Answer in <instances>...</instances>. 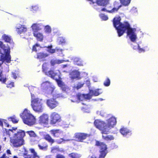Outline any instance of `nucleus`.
I'll list each match as a JSON object with an SVG mask.
<instances>
[{
	"mask_svg": "<svg viewBox=\"0 0 158 158\" xmlns=\"http://www.w3.org/2000/svg\"><path fill=\"white\" fill-rule=\"evenodd\" d=\"M120 17L117 16L114 18L113 21L114 26L117 30L118 36L119 37L121 36L127 30V35L133 43L131 44V47L134 49L137 50L139 53L144 52L147 47H142L135 42L137 38L135 33L136 29L135 28H131L129 24L127 22L122 23L120 22Z\"/></svg>",
	"mask_w": 158,
	"mask_h": 158,
	"instance_id": "1",
	"label": "nucleus"
},
{
	"mask_svg": "<svg viewBox=\"0 0 158 158\" xmlns=\"http://www.w3.org/2000/svg\"><path fill=\"white\" fill-rule=\"evenodd\" d=\"M17 129L16 128L12 127L8 130L5 129L3 131L4 136L6 135V137L5 136L3 138L4 140L5 141L6 138L9 137L11 144L15 147H20L23 144V138L25 135V132L24 131L19 130L17 131Z\"/></svg>",
	"mask_w": 158,
	"mask_h": 158,
	"instance_id": "2",
	"label": "nucleus"
},
{
	"mask_svg": "<svg viewBox=\"0 0 158 158\" xmlns=\"http://www.w3.org/2000/svg\"><path fill=\"white\" fill-rule=\"evenodd\" d=\"M40 89L43 92H44L46 95L48 97H50L51 95L55 98L60 97L64 98V95L58 93L57 91L54 92L55 89V86L52 83L48 81L43 82L41 84Z\"/></svg>",
	"mask_w": 158,
	"mask_h": 158,
	"instance_id": "3",
	"label": "nucleus"
},
{
	"mask_svg": "<svg viewBox=\"0 0 158 158\" xmlns=\"http://www.w3.org/2000/svg\"><path fill=\"white\" fill-rule=\"evenodd\" d=\"M31 105L33 110L36 112L41 113L44 110V100L31 93Z\"/></svg>",
	"mask_w": 158,
	"mask_h": 158,
	"instance_id": "4",
	"label": "nucleus"
},
{
	"mask_svg": "<svg viewBox=\"0 0 158 158\" xmlns=\"http://www.w3.org/2000/svg\"><path fill=\"white\" fill-rule=\"evenodd\" d=\"M20 116L23 123L28 125H32L35 122V117L27 109H25L23 112L20 113Z\"/></svg>",
	"mask_w": 158,
	"mask_h": 158,
	"instance_id": "5",
	"label": "nucleus"
},
{
	"mask_svg": "<svg viewBox=\"0 0 158 158\" xmlns=\"http://www.w3.org/2000/svg\"><path fill=\"white\" fill-rule=\"evenodd\" d=\"M0 48L2 49L4 52L5 54H2L0 52V60L5 63H10L11 61V56L10 55V48L7 45H5L0 41Z\"/></svg>",
	"mask_w": 158,
	"mask_h": 158,
	"instance_id": "6",
	"label": "nucleus"
},
{
	"mask_svg": "<svg viewBox=\"0 0 158 158\" xmlns=\"http://www.w3.org/2000/svg\"><path fill=\"white\" fill-rule=\"evenodd\" d=\"M45 74L55 80L58 85L61 88L62 90L64 91L66 90L65 85L61 80L59 79L60 78V72L59 70L54 71L51 70L48 72H45Z\"/></svg>",
	"mask_w": 158,
	"mask_h": 158,
	"instance_id": "7",
	"label": "nucleus"
},
{
	"mask_svg": "<svg viewBox=\"0 0 158 158\" xmlns=\"http://www.w3.org/2000/svg\"><path fill=\"white\" fill-rule=\"evenodd\" d=\"M105 123L106 128L104 131L107 132V134L109 133L110 129L113 128L116 125L117 123L116 118L114 116H112L107 119Z\"/></svg>",
	"mask_w": 158,
	"mask_h": 158,
	"instance_id": "8",
	"label": "nucleus"
},
{
	"mask_svg": "<svg viewBox=\"0 0 158 158\" xmlns=\"http://www.w3.org/2000/svg\"><path fill=\"white\" fill-rule=\"evenodd\" d=\"M96 145L100 147V154L98 158H104L107 153L106 145L103 143L100 142L98 141L96 142ZM90 158H96L95 156L93 155Z\"/></svg>",
	"mask_w": 158,
	"mask_h": 158,
	"instance_id": "9",
	"label": "nucleus"
},
{
	"mask_svg": "<svg viewBox=\"0 0 158 158\" xmlns=\"http://www.w3.org/2000/svg\"><path fill=\"white\" fill-rule=\"evenodd\" d=\"M94 124L97 128L102 131V134H107V132L104 131L106 128L105 122L99 120H96L94 121Z\"/></svg>",
	"mask_w": 158,
	"mask_h": 158,
	"instance_id": "10",
	"label": "nucleus"
},
{
	"mask_svg": "<svg viewBox=\"0 0 158 158\" xmlns=\"http://www.w3.org/2000/svg\"><path fill=\"white\" fill-rule=\"evenodd\" d=\"M51 123L52 124H55L56 123L60 122L61 117L56 112L52 113L50 115Z\"/></svg>",
	"mask_w": 158,
	"mask_h": 158,
	"instance_id": "11",
	"label": "nucleus"
},
{
	"mask_svg": "<svg viewBox=\"0 0 158 158\" xmlns=\"http://www.w3.org/2000/svg\"><path fill=\"white\" fill-rule=\"evenodd\" d=\"M46 104L50 109H53L59 105V103L54 99H48L46 101Z\"/></svg>",
	"mask_w": 158,
	"mask_h": 158,
	"instance_id": "12",
	"label": "nucleus"
},
{
	"mask_svg": "<svg viewBox=\"0 0 158 158\" xmlns=\"http://www.w3.org/2000/svg\"><path fill=\"white\" fill-rule=\"evenodd\" d=\"M48 122L49 116L47 114H43L39 118V122L41 125H47Z\"/></svg>",
	"mask_w": 158,
	"mask_h": 158,
	"instance_id": "13",
	"label": "nucleus"
},
{
	"mask_svg": "<svg viewBox=\"0 0 158 158\" xmlns=\"http://www.w3.org/2000/svg\"><path fill=\"white\" fill-rule=\"evenodd\" d=\"M89 136L88 134L84 133H77L75 134V138L80 142H82L83 140L86 139Z\"/></svg>",
	"mask_w": 158,
	"mask_h": 158,
	"instance_id": "14",
	"label": "nucleus"
},
{
	"mask_svg": "<svg viewBox=\"0 0 158 158\" xmlns=\"http://www.w3.org/2000/svg\"><path fill=\"white\" fill-rule=\"evenodd\" d=\"M121 6L120 5H119L117 6L114 7L111 10H106L105 8H103L100 10L99 7H97V6H96V7L94 8L98 11H100L101 10L102 11H106L110 13H113L117 11L118 9L121 7Z\"/></svg>",
	"mask_w": 158,
	"mask_h": 158,
	"instance_id": "15",
	"label": "nucleus"
},
{
	"mask_svg": "<svg viewBox=\"0 0 158 158\" xmlns=\"http://www.w3.org/2000/svg\"><path fill=\"white\" fill-rule=\"evenodd\" d=\"M15 28L16 31L19 34L26 32L27 30V28L25 25H22L20 24H17Z\"/></svg>",
	"mask_w": 158,
	"mask_h": 158,
	"instance_id": "16",
	"label": "nucleus"
},
{
	"mask_svg": "<svg viewBox=\"0 0 158 158\" xmlns=\"http://www.w3.org/2000/svg\"><path fill=\"white\" fill-rule=\"evenodd\" d=\"M50 132L54 137H58L63 134V131L59 129L52 130L50 131Z\"/></svg>",
	"mask_w": 158,
	"mask_h": 158,
	"instance_id": "17",
	"label": "nucleus"
},
{
	"mask_svg": "<svg viewBox=\"0 0 158 158\" xmlns=\"http://www.w3.org/2000/svg\"><path fill=\"white\" fill-rule=\"evenodd\" d=\"M77 99L79 100L86 101L91 98V96L88 94H79L77 96Z\"/></svg>",
	"mask_w": 158,
	"mask_h": 158,
	"instance_id": "18",
	"label": "nucleus"
},
{
	"mask_svg": "<svg viewBox=\"0 0 158 158\" xmlns=\"http://www.w3.org/2000/svg\"><path fill=\"white\" fill-rule=\"evenodd\" d=\"M42 26L41 23H35L33 24L31 27L33 31V33H36L38 32L39 31L41 30L42 29L41 27Z\"/></svg>",
	"mask_w": 158,
	"mask_h": 158,
	"instance_id": "19",
	"label": "nucleus"
},
{
	"mask_svg": "<svg viewBox=\"0 0 158 158\" xmlns=\"http://www.w3.org/2000/svg\"><path fill=\"white\" fill-rule=\"evenodd\" d=\"M30 150L32 155H25L24 156V158H40V157L38 155L37 152L34 149H30Z\"/></svg>",
	"mask_w": 158,
	"mask_h": 158,
	"instance_id": "20",
	"label": "nucleus"
},
{
	"mask_svg": "<svg viewBox=\"0 0 158 158\" xmlns=\"http://www.w3.org/2000/svg\"><path fill=\"white\" fill-rule=\"evenodd\" d=\"M102 90L100 89H97L93 90L89 89V95L91 96V98L92 96H98L100 94L102 93Z\"/></svg>",
	"mask_w": 158,
	"mask_h": 158,
	"instance_id": "21",
	"label": "nucleus"
},
{
	"mask_svg": "<svg viewBox=\"0 0 158 158\" xmlns=\"http://www.w3.org/2000/svg\"><path fill=\"white\" fill-rule=\"evenodd\" d=\"M74 64L79 66H83L84 63L83 61L79 57H74L73 59Z\"/></svg>",
	"mask_w": 158,
	"mask_h": 158,
	"instance_id": "22",
	"label": "nucleus"
},
{
	"mask_svg": "<svg viewBox=\"0 0 158 158\" xmlns=\"http://www.w3.org/2000/svg\"><path fill=\"white\" fill-rule=\"evenodd\" d=\"M70 77L72 79H77L80 75V73L78 70H74L71 72L69 74Z\"/></svg>",
	"mask_w": 158,
	"mask_h": 158,
	"instance_id": "23",
	"label": "nucleus"
},
{
	"mask_svg": "<svg viewBox=\"0 0 158 158\" xmlns=\"http://www.w3.org/2000/svg\"><path fill=\"white\" fill-rule=\"evenodd\" d=\"M34 36L36 38L37 40L39 41L42 42L44 40V36L43 33L38 32L36 33H33Z\"/></svg>",
	"mask_w": 158,
	"mask_h": 158,
	"instance_id": "24",
	"label": "nucleus"
},
{
	"mask_svg": "<svg viewBox=\"0 0 158 158\" xmlns=\"http://www.w3.org/2000/svg\"><path fill=\"white\" fill-rule=\"evenodd\" d=\"M120 133L124 136L131 134V131L129 129L125 127H123L120 130Z\"/></svg>",
	"mask_w": 158,
	"mask_h": 158,
	"instance_id": "25",
	"label": "nucleus"
},
{
	"mask_svg": "<svg viewBox=\"0 0 158 158\" xmlns=\"http://www.w3.org/2000/svg\"><path fill=\"white\" fill-rule=\"evenodd\" d=\"M2 39L6 42L10 44L12 46L13 45L14 43L11 40V37L7 35L4 34L2 35Z\"/></svg>",
	"mask_w": 158,
	"mask_h": 158,
	"instance_id": "26",
	"label": "nucleus"
},
{
	"mask_svg": "<svg viewBox=\"0 0 158 158\" xmlns=\"http://www.w3.org/2000/svg\"><path fill=\"white\" fill-rule=\"evenodd\" d=\"M51 151L52 153H56L58 152H64V150L63 148H60L58 146H56L51 148Z\"/></svg>",
	"mask_w": 158,
	"mask_h": 158,
	"instance_id": "27",
	"label": "nucleus"
},
{
	"mask_svg": "<svg viewBox=\"0 0 158 158\" xmlns=\"http://www.w3.org/2000/svg\"><path fill=\"white\" fill-rule=\"evenodd\" d=\"M64 61V60L52 59L51 61V64L52 66H54L56 64L63 63Z\"/></svg>",
	"mask_w": 158,
	"mask_h": 158,
	"instance_id": "28",
	"label": "nucleus"
},
{
	"mask_svg": "<svg viewBox=\"0 0 158 158\" xmlns=\"http://www.w3.org/2000/svg\"><path fill=\"white\" fill-rule=\"evenodd\" d=\"M48 55L47 53H40L38 54L37 58L39 59L40 61H43L44 60V58L48 56Z\"/></svg>",
	"mask_w": 158,
	"mask_h": 158,
	"instance_id": "29",
	"label": "nucleus"
},
{
	"mask_svg": "<svg viewBox=\"0 0 158 158\" xmlns=\"http://www.w3.org/2000/svg\"><path fill=\"white\" fill-rule=\"evenodd\" d=\"M44 138L46 140L51 144L53 143L54 142V140L52 139L51 137L49 135H44Z\"/></svg>",
	"mask_w": 158,
	"mask_h": 158,
	"instance_id": "30",
	"label": "nucleus"
},
{
	"mask_svg": "<svg viewBox=\"0 0 158 158\" xmlns=\"http://www.w3.org/2000/svg\"><path fill=\"white\" fill-rule=\"evenodd\" d=\"M44 31L45 34H49L52 31V29L49 25H46L44 27Z\"/></svg>",
	"mask_w": 158,
	"mask_h": 158,
	"instance_id": "31",
	"label": "nucleus"
},
{
	"mask_svg": "<svg viewBox=\"0 0 158 158\" xmlns=\"http://www.w3.org/2000/svg\"><path fill=\"white\" fill-rule=\"evenodd\" d=\"M102 137L106 141H111L114 139V137L112 135H102Z\"/></svg>",
	"mask_w": 158,
	"mask_h": 158,
	"instance_id": "32",
	"label": "nucleus"
},
{
	"mask_svg": "<svg viewBox=\"0 0 158 158\" xmlns=\"http://www.w3.org/2000/svg\"><path fill=\"white\" fill-rule=\"evenodd\" d=\"M97 114L100 115L102 117H105L106 115V114L104 110L100 109L96 112Z\"/></svg>",
	"mask_w": 158,
	"mask_h": 158,
	"instance_id": "33",
	"label": "nucleus"
},
{
	"mask_svg": "<svg viewBox=\"0 0 158 158\" xmlns=\"http://www.w3.org/2000/svg\"><path fill=\"white\" fill-rule=\"evenodd\" d=\"M69 156L71 158H80L81 157V155L77 153H72L69 154Z\"/></svg>",
	"mask_w": 158,
	"mask_h": 158,
	"instance_id": "34",
	"label": "nucleus"
},
{
	"mask_svg": "<svg viewBox=\"0 0 158 158\" xmlns=\"http://www.w3.org/2000/svg\"><path fill=\"white\" fill-rule=\"evenodd\" d=\"M6 80V78L2 74V71L0 70V81L2 83H5Z\"/></svg>",
	"mask_w": 158,
	"mask_h": 158,
	"instance_id": "35",
	"label": "nucleus"
},
{
	"mask_svg": "<svg viewBox=\"0 0 158 158\" xmlns=\"http://www.w3.org/2000/svg\"><path fill=\"white\" fill-rule=\"evenodd\" d=\"M70 140V139H69L65 140L63 138H60L56 139V142L58 144H61L62 143H64L65 141H68Z\"/></svg>",
	"mask_w": 158,
	"mask_h": 158,
	"instance_id": "36",
	"label": "nucleus"
},
{
	"mask_svg": "<svg viewBox=\"0 0 158 158\" xmlns=\"http://www.w3.org/2000/svg\"><path fill=\"white\" fill-rule=\"evenodd\" d=\"M56 52L57 53L59 56L62 57L64 56V55L63 54V52L62 49L60 48H56Z\"/></svg>",
	"mask_w": 158,
	"mask_h": 158,
	"instance_id": "37",
	"label": "nucleus"
},
{
	"mask_svg": "<svg viewBox=\"0 0 158 158\" xmlns=\"http://www.w3.org/2000/svg\"><path fill=\"white\" fill-rule=\"evenodd\" d=\"M65 42V39L63 37H59L57 39V42L58 44H60L64 43Z\"/></svg>",
	"mask_w": 158,
	"mask_h": 158,
	"instance_id": "38",
	"label": "nucleus"
},
{
	"mask_svg": "<svg viewBox=\"0 0 158 158\" xmlns=\"http://www.w3.org/2000/svg\"><path fill=\"white\" fill-rule=\"evenodd\" d=\"M121 3L124 6H127L130 3L131 0H120Z\"/></svg>",
	"mask_w": 158,
	"mask_h": 158,
	"instance_id": "39",
	"label": "nucleus"
},
{
	"mask_svg": "<svg viewBox=\"0 0 158 158\" xmlns=\"http://www.w3.org/2000/svg\"><path fill=\"white\" fill-rule=\"evenodd\" d=\"M3 125L5 126H7V127H9V124L6 122V120L0 119V125L2 127Z\"/></svg>",
	"mask_w": 158,
	"mask_h": 158,
	"instance_id": "40",
	"label": "nucleus"
},
{
	"mask_svg": "<svg viewBox=\"0 0 158 158\" xmlns=\"http://www.w3.org/2000/svg\"><path fill=\"white\" fill-rule=\"evenodd\" d=\"M8 120L11 121L14 123H17L19 121V119L15 116L9 118Z\"/></svg>",
	"mask_w": 158,
	"mask_h": 158,
	"instance_id": "41",
	"label": "nucleus"
},
{
	"mask_svg": "<svg viewBox=\"0 0 158 158\" xmlns=\"http://www.w3.org/2000/svg\"><path fill=\"white\" fill-rule=\"evenodd\" d=\"M39 9V8L38 5H35L32 6L31 8V10L33 12H35L38 11Z\"/></svg>",
	"mask_w": 158,
	"mask_h": 158,
	"instance_id": "42",
	"label": "nucleus"
},
{
	"mask_svg": "<svg viewBox=\"0 0 158 158\" xmlns=\"http://www.w3.org/2000/svg\"><path fill=\"white\" fill-rule=\"evenodd\" d=\"M52 45L49 46L47 48V51L51 53H53L56 52V48L55 49H52Z\"/></svg>",
	"mask_w": 158,
	"mask_h": 158,
	"instance_id": "43",
	"label": "nucleus"
},
{
	"mask_svg": "<svg viewBox=\"0 0 158 158\" xmlns=\"http://www.w3.org/2000/svg\"><path fill=\"white\" fill-rule=\"evenodd\" d=\"M130 12L134 15H137L138 14V11L137 8L135 7H133L130 10Z\"/></svg>",
	"mask_w": 158,
	"mask_h": 158,
	"instance_id": "44",
	"label": "nucleus"
},
{
	"mask_svg": "<svg viewBox=\"0 0 158 158\" xmlns=\"http://www.w3.org/2000/svg\"><path fill=\"white\" fill-rule=\"evenodd\" d=\"M48 64L46 63H44L42 65L43 71L45 73V72H46V71L48 69Z\"/></svg>",
	"mask_w": 158,
	"mask_h": 158,
	"instance_id": "45",
	"label": "nucleus"
},
{
	"mask_svg": "<svg viewBox=\"0 0 158 158\" xmlns=\"http://www.w3.org/2000/svg\"><path fill=\"white\" fill-rule=\"evenodd\" d=\"M40 48V45L36 44L33 46L32 50L33 51L36 52L37 50H39Z\"/></svg>",
	"mask_w": 158,
	"mask_h": 158,
	"instance_id": "46",
	"label": "nucleus"
},
{
	"mask_svg": "<svg viewBox=\"0 0 158 158\" xmlns=\"http://www.w3.org/2000/svg\"><path fill=\"white\" fill-rule=\"evenodd\" d=\"M100 18L103 20H106L108 18L107 16L106 15H105L104 14H101L100 15Z\"/></svg>",
	"mask_w": 158,
	"mask_h": 158,
	"instance_id": "47",
	"label": "nucleus"
},
{
	"mask_svg": "<svg viewBox=\"0 0 158 158\" xmlns=\"http://www.w3.org/2000/svg\"><path fill=\"white\" fill-rule=\"evenodd\" d=\"M27 133H28L31 137H35L36 136V134L33 131H28L27 132Z\"/></svg>",
	"mask_w": 158,
	"mask_h": 158,
	"instance_id": "48",
	"label": "nucleus"
},
{
	"mask_svg": "<svg viewBox=\"0 0 158 158\" xmlns=\"http://www.w3.org/2000/svg\"><path fill=\"white\" fill-rule=\"evenodd\" d=\"M110 80L108 78H107L106 79L104 83V84L105 86H108L110 85Z\"/></svg>",
	"mask_w": 158,
	"mask_h": 158,
	"instance_id": "49",
	"label": "nucleus"
},
{
	"mask_svg": "<svg viewBox=\"0 0 158 158\" xmlns=\"http://www.w3.org/2000/svg\"><path fill=\"white\" fill-rule=\"evenodd\" d=\"M18 73L17 71H13L12 72V77H13L15 79L17 77V76L18 75Z\"/></svg>",
	"mask_w": 158,
	"mask_h": 158,
	"instance_id": "50",
	"label": "nucleus"
},
{
	"mask_svg": "<svg viewBox=\"0 0 158 158\" xmlns=\"http://www.w3.org/2000/svg\"><path fill=\"white\" fill-rule=\"evenodd\" d=\"M38 147L40 149L46 150L48 147V146L47 145L43 146L40 144L38 145Z\"/></svg>",
	"mask_w": 158,
	"mask_h": 158,
	"instance_id": "51",
	"label": "nucleus"
},
{
	"mask_svg": "<svg viewBox=\"0 0 158 158\" xmlns=\"http://www.w3.org/2000/svg\"><path fill=\"white\" fill-rule=\"evenodd\" d=\"M7 87L8 88H11L12 87L14 86V83L13 82H12L7 85Z\"/></svg>",
	"mask_w": 158,
	"mask_h": 158,
	"instance_id": "52",
	"label": "nucleus"
},
{
	"mask_svg": "<svg viewBox=\"0 0 158 158\" xmlns=\"http://www.w3.org/2000/svg\"><path fill=\"white\" fill-rule=\"evenodd\" d=\"M83 85V84L81 83H78L77 86H76V88L77 89H79Z\"/></svg>",
	"mask_w": 158,
	"mask_h": 158,
	"instance_id": "53",
	"label": "nucleus"
},
{
	"mask_svg": "<svg viewBox=\"0 0 158 158\" xmlns=\"http://www.w3.org/2000/svg\"><path fill=\"white\" fill-rule=\"evenodd\" d=\"M56 158H65L62 155L60 154H57L56 156Z\"/></svg>",
	"mask_w": 158,
	"mask_h": 158,
	"instance_id": "54",
	"label": "nucleus"
},
{
	"mask_svg": "<svg viewBox=\"0 0 158 158\" xmlns=\"http://www.w3.org/2000/svg\"><path fill=\"white\" fill-rule=\"evenodd\" d=\"M93 80L94 81V82H97L98 81V78L95 77H93Z\"/></svg>",
	"mask_w": 158,
	"mask_h": 158,
	"instance_id": "55",
	"label": "nucleus"
},
{
	"mask_svg": "<svg viewBox=\"0 0 158 158\" xmlns=\"http://www.w3.org/2000/svg\"><path fill=\"white\" fill-rule=\"evenodd\" d=\"M34 88H35V87H33V86H29V87H28V89L29 90L31 91H32V89H34Z\"/></svg>",
	"mask_w": 158,
	"mask_h": 158,
	"instance_id": "56",
	"label": "nucleus"
},
{
	"mask_svg": "<svg viewBox=\"0 0 158 158\" xmlns=\"http://www.w3.org/2000/svg\"><path fill=\"white\" fill-rule=\"evenodd\" d=\"M7 153L8 154H11L10 151L9 150H7Z\"/></svg>",
	"mask_w": 158,
	"mask_h": 158,
	"instance_id": "57",
	"label": "nucleus"
},
{
	"mask_svg": "<svg viewBox=\"0 0 158 158\" xmlns=\"http://www.w3.org/2000/svg\"><path fill=\"white\" fill-rule=\"evenodd\" d=\"M6 156V154H3L2 156H1L0 158H5Z\"/></svg>",
	"mask_w": 158,
	"mask_h": 158,
	"instance_id": "58",
	"label": "nucleus"
},
{
	"mask_svg": "<svg viewBox=\"0 0 158 158\" xmlns=\"http://www.w3.org/2000/svg\"><path fill=\"white\" fill-rule=\"evenodd\" d=\"M67 64L64 65H63V68H64L66 67H67Z\"/></svg>",
	"mask_w": 158,
	"mask_h": 158,
	"instance_id": "59",
	"label": "nucleus"
},
{
	"mask_svg": "<svg viewBox=\"0 0 158 158\" xmlns=\"http://www.w3.org/2000/svg\"><path fill=\"white\" fill-rule=\"evenodd\" d=\"M71 100L72 102H77V100H76L73 101L72 100Z\"/></svg>",
	"mask_w": 158,
	"mask_h": 158,
	"instance_id": "60",
	"label": "nucleus"
},
{
	"mask_svg": "<svg viewBox=\"0 0 158 158\" xmlns=\"http://www.w3.org/2000/svg\"><path fill=\"white\" fill-rule=\"evenodd\" d=\"M99 100H100V101H102L103 100V99H102V98H100V99H99Z\"/></svg>",
	"mask_w": 158,
	"mask_h": 158,
	"instance_id": "61",
	"label": "nucleus"
},
{
	"mask_svg": "<svg viewBox=\"0 0 158 158\" xmlns=\"http://www.w3.org/2000/svg\"><path fill=\"white\" fill-rule=\"evenodd\" d=\"M13 158H18V157L16 156H15Z\"/></svg>",
	"mask_w": 158,
	"mask_h": 158,
	"instance_id": "62",
	"label": "nucleus"
},
{
	"mask_svg": "<svg viewBox=\"0 0 158 158\" xmlns=\"http://www.w3.org/2000/svg\"><path fill=\"white\" fill-rule=\"evenodd\" d=\"M65 60V61L64 62H65V61H68V62L69 61V60Z\"/></svg>",
	"mask_w": 158,
	"mask_h": 158,
	"instance_id": "63",
	"label": "nucleus"
},
{
	"mask_svg": "<svg viewBox=\"0 0 158 158\" xmlns=\"http://www.w3.org/2000/svg\"><path fill=\"white\" fill-rule=\"evenodd\" d=\"M83 110V111H85V112H87V111H86L85 110Z\"/></svg>",
	"mask_w": 158,
	"mask_h": 158,
	"instance_id": "64",
	"label": "nucleus"
}]
</instances>
